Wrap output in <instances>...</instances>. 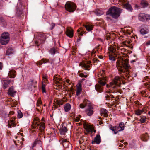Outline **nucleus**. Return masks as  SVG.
Masks as SVG:
<instances>
[{
	"label": "nucleus",
	"instance_id": "5",
	"mask_svg": "<svg viewBox=\"0 0 150 150\" xmlns=\"http://www.w3.org/2000/svg\"><path fill=\"white\" fill-rule=\"evenodd\" d=\"M124 125L123 123H121L118 126H112L110 125V129L114 132V134H116L118 132L123 130L124 129Z\"/></svg>",
	"mask_w": 150,
	"mask_h": 150
},
{
	"label": "nucleus",
	"instance_id": "52",
	"mask_svg": "<svg viewBox=\"0 0 150 150\" xmlns=\"http://www.w3.org/2000/svg\"><path fill=\"white\" fill-rule=\"evenodd\" d=\"M80 120V119L78 117H76L75 119V121L76 122H79Z\"/></svg>",
	"mask_w": 150,
	"mask_h": 150
},
{
	"label": "nucleus",
	"instance_id": "7",
	"mask_svg": "<svg viewBox=\"0 0 150 150\" xmlns=\"http://www.w3.org/2000/svg\"><path fill=\"white\" fill-rule=\"evenodd\" d=\"M138 18L140 21L145 23L150 20V15L144 13H140L138 15Z\"/></svg>",
	"mask_w": 150,
	"mask_h": 150
},
{
	"label": "nucleus",
	"instance_id": "33",
	"mask_svg": "<svg viewBox=\"0 0 150 150\" xmlns=\"http://www.w3.org/2000/svg\"><path fill=\"white\" fill-rule=\"evenodd\" d=\"M55 83L56 86L59 87V88H61L62 87V82L59 81L57 79V80L56 81Z\"/></svg>",
	"mask_w": 150,
	"mask_h": 150
},
{
	"label": "nucleus",
	"instance_id": "26",
	"mask_svg": "<svg viewBox=\"0 0 150 150\" xmlns=\"http://www.w3.org/2000/svg\"><path fill=\"white\" fill-rule=\"evenodd\" d=\"M149 137L147 133L143 134L142 136V139L144 142L147 141Z\"/></svg>",
	"mask_w": 150,
	"mask_h": 150
},
{
	"label": "nucleus",
	"instance_id": "22",
	"mask_svg": "<svg viewBox=\"0 0 150 150\" xmlns=\"http://www.w3.org/2000/svg\"><path fill=\"white\" fill-rule=\"evenodd\" d=\"M148 32V30L146 27L142 28L140 30L141 33L143 35L146 34Z\"/></svg>",
	"mask_w": 150,
	"mask_h": 150
},
{
	"label": "nucleus",
	"instance_id": "47",
	"mask_svg": "<svg viewBox=\"0 0 150 150\" xmlns=\"http://www.w3.org/2000/svg\"><path fill=\"white\" fill-rule=\"evenodd\" d=\"M41 36H42V37L41 39V40H42V41H44L46 39L45 36L44 35H41Z\"/></svg>",
	"mask_w": 150,
	"mask_h": 150
},
{
	"label": "nucleus",
	"instance_id": "49",
	"mask_svg": "<svg viewBox=\"0 0 150 150\" xmlns=\"http://www.w3.org/2000/svg\"><path fill=\"white\" fill-rule=\"evenodd\" d=\"M51 28H50V29L51 30H52L54 28V27L55 26V24L54 23H52L51 24Z\"/></svg>",
	"mask_w": 150,
	"mask_h": 150
},
{
	"label": "nucleus",
	"instance_id": "4",
	"mask_svg": "<svg viewBox=\"0 0 150 150\" xmlns=\"http://www.w3.org/2000/svg\"><path fill=\"white\" fill-rule=\"evenodd\" d=\"M122 9L113 6L109 9L106 13L110 14L113 18L117 19L120 16Z\"/></svg>",
	"mask_w": 150,
	"mask_h": 150
},
{
	"label": "nucleus",
	"instance_id": "51",
	"mask_svg": "<svg viewBox=\"0 0 150 150\" xmlns=\"http://www.w3.org/2000/svg\"><path fill=\"white\" fill-rule=\"evenodd\" d=\"M3 67L2 63L1 62H0V70L2 69Z\"/></svg>",
	"mask_w": 150,
	"mask_h": 150
},
{
	"label": "nucleus",
	"instance_id": "31",
	"mask_svg": "<svg viewBox=\"0 0 150 150\" xmlns=\"http://www.w3.org/2000/svg\"><path fill=\"white\" fill-rule=\"evenodd\" d=\"M95 14L97 16H100L103 14V11L100 10H96L94 12Z\"/></svg>",
	"mask_w": 150,
	"mask_h": 150
},
{
	"label": "nucleus",
	"instance_id": "2",
	"mask_svg": "<svg viewBox=\"0 0 150 150\" xmlns=\"http://www.w3.org/2000/svg\"><path fill=\"white\" fill-rule=\"evenodd\" d=\"M105 71L102 70L100 72V74H99V75L102 76L101 77H99V81H98L99 84H96L95 86V88L96 90L100 92H102L103 91V86L105 85L106 82L105 81L107 80L106 79V77H105ZM98 77H100L99 76Z\"/></svg>",
	"mask_w": 150,
	"mask_h": 150
},
{
	"label": "nucleus",
	"instance_id": "17",
	"mask_svg": "<svg viewBox=\"0 0 150 150\" xmlns=\"http://www.w3.org/2000/svg\"><path fill=\"white\" fill-rule=\"evenodd\" d=\"M16 72L14 70H11L8 73V76L10 78H14L16 76Z\"/></svg>",
	"mask_w": 150,
	"mask_h": 150
},
{
	"label": "nucleus",
	"instance_id": "18",
	"mask_svg": "<svg viewBox=\"0 0 150 150\" xmlns=\"http://www.w3.org/2000/svg\"><path fill=\"white\" fill-rule=\"evenodd\" d=\"M71 105L69 103H67L64 105V109L65 111L67 112H68L71 109Z\"/></svg>",
	"mask_w": 150,
	"mask_h": 150
},
{
	"label": "nucleus",
	"instance_id": "41",
	"mask_svg": "<svg viewBox=\"0 0 150 150\" xmlns=\"http://www.w3.org/2000/svg\"><path fill=\"white\" fill-rule=\"evenodd\" d=\"M57 103L59 106L60 105H63L64 102L63 100H58L57 101Z\"/></svg>",
	"mask_w": 150,
	"mask_h": 150
},
{
	"label": "nucleus",
	"instance_id": "58",
	"mask_svg": "<svg viewBox=\"0 0 150 150\" xmlns=\"http://www.w3.org/2000/svg\"><path fill=\"white\" fill-rule=\"evenodd\" d=\"M81 39V38H80L79 37V38L77 40V42H79L80 41V39Z\"/></svg>",
	"mask_w": 150,
	"mask_h": 150
},
{
	"label": "nucleus",
	"instance_id": "54",
	"mask_svg": "<svg viewBox=\"0 0 150 150\" xmlns=\"http://www.w3.org/2000/svg\"><path fill=\"white\" fill-rule=\"evenodd\" d=\"M94 130V129L93 127L91 129V130H90L89 131V132H91V133H92L93 132V131Z\"/></svg>",
	"mask_w": 150,
	"mask_h": 150
},
{
	"label": "nucleus",
	"instance_id": "56",
	"mask_svg": "<svg viewBox=\"0 0 150 150\" xmlns=\"http://www.w3.org/2000/svg\"><path fill=\"white\" fill-rule=\"evenodd\" d=\"M98 58L101 59L103 58V57L102 56H98Z\"/></svg>",
	"mask_w": 150,
	"mask_h": 150
},
{
	"label": "nucleus",
	"instance_id": "27",
	"mask_svg": "<svg viewBox=\"0 0 150 150\" xmlns=\"http://www.w3.org/2000/svg\"><path fill=\"white\" fill-rule=\"evenodd\" d=\"M77 32L79 35L82 36L83 34L85 33V32L84 31L82 28H80L77 30Z\"/></svg>",
	"mask_w": 150,
	"mask_h": 150
},
{
	"label": "nucleus",
	"instance_id": "6",
	"mask_svg": "<svg viewBox=\"0 0 150 150\" xmlns=\"http://www.w3.org/2000/svg\"><path fill=\"white\" fill-rule=\"evenodd\" d=\"M65 9L67 11L73 12L75 11L76 7V5L73 2H67L65 5Z\"/></svg>",
	"mask_w": 150,
	"mask_h": 150
},
{
	"label": "nucleus",
	"instance_id": "44",
	"mask_svg": "<svg viewBox=\"0 0 150 150\" xmlns=\"http://www.w3.org/2000/svg\"><path fill=\"white\" fill-rule=\"evenodd\" d=\"M40 141L38 139H36L35 142H34L33 144V147H35V146L36 144L37 143H39L40 142Z\"/></svg>",
	"mask_w": 150,
	"mask_h": 150
},
{
	"label": "nucleus",
	"instance_id": "48",
	"mask_svg": "<svg viewBox=\"0 0 150 150\" xmlns=\"http://www.w3.org/2000/svg\"><path fill=\"white\" fill-rule=\"evenodd\" d=\"M79 107L81 108H84L85 107V105H84L83 104V103L80 104Z\"/></svg>",
	"mask_w": 150,
	"mask_h": 150
},
{
	"label": "nucleus",
	"instance_id": "15",
	"mask_svg": "<svg viewBox=\"0 0 150 150\" xmlns=\"http://www.w3.org/2000/svg\"><path fill=\"white\" fill-rule=\"evenodd\" d=\"M78 84L79 85L77 88L76 94L77 96L79 95L82 91L81 83L79 82L78 83Z\"/></svg>",
	"mask_w": 150,
	"mask_h": 150
},
{
	"label": "nucleus",
	"instance_id": "32",
	"mask_svg": "<svg viewBox=\"0 0 150 150\" xmlns=\"http://www.w3.org/2000/svg\"><path fill=\"white\" fill-rule=\"evenodd\" d=\"M48 61V60H47V59H42V60L41 61L38 62V65H42L43 63H46Z\"/></svg>",
	"mask_w": 150,
	"mask_h": 150
},
{
	"label": "nucleus",
	"instance_id": "40",
	"mask_svg": "<svg viewBox=\"0 0 150 150\" xmlns=\"http://www.w3.org/2000/svg\"><path fill=\"white\" fill-rule=\"evenodd\" d=\"M109 59L110 60L112 61L113 62L115 60V57L112 55H109Z\"/></svg>",
	"mask_w": 150,
	"mask_h": 150
},
{
	"label": "nucleus",
	"instance_id": "57",
	"mask_svg": "<svg viewBox=\"0 0 150 150\" xmlns=\"http://www.w3.org/2000/svg\"><path fill=\"white\" fill-rule=\"evenodd\" d=\"M110 96V98H114V96L112 95H111Z\"/></svg>",
	"mask_w": 150,
	"mask_h": 150
},
{
	"label": "nucleus",
	"instance_id": "14",
	"mask_svg": "<svg viewBox=\"0 0 150 150\" xmlns=\"http://www.w3.org/2000/svg\"><path fill=\"white\" fill-rule=\"evenodd\" d=\"M9 35V34L8 32H4L1 34V38H5L10 40Z\"/></svg>",
	"mask_w": 150,
	"mask_h": 150
},
{
	"label": "nucleus",
	"instance_id": "21",
	"mask_svg": "<svg viewBox=\"0 0 150 150\" xmlns=\"http://www.w3.org/2000/svg\"><path fill=\"white\" fill-rule=\"evenodd\" d=\"M101 112L103 114V116L105 117H107L108 112L106 109H102L101 110Z\"/></svg>",
	"mask_w": 150,
	"mask_h": 150
},
{
	"label": "nucleus",
	"instance_id": "37",
	"mask_svg": "<svg viewBox=\"0 0 150 150\" xmlns=\"http://www.w3.org/2000/svg\"><path fill=\"white\" fill-rule=\"evenodd\" d=\"M143 112V110H138L136 111V114L138 115H139L141 114Z\"/></svg>",
	"mask_w": 150,
	"mask_h": 150
},
{
	"label": "nucleus",
	"instance_id": "23",
	"mask_svg": "<svg viewBox=\"0 0 150 150\" xmlns=\"http://www.w3.org/2000/svg\"><path fill=\"white\" fill-rule=\"evenodd\" d=\"M124 7L127 10L131 12L132 11V9L131 6L128 3H127L125 4L124 5Z\"/></svg>",
	"mask_w": 150,
	"mask_h": 150
},
{
	"label": "nucleus",
	"instance_id": "1",
	"mask_svg": "<svg viewBox=\"0 0 150 150\" xmlns=\"http://www.w3.org/2000/svg\"><path fill=\"white\" fill-rule=\"evenodd\" d=\"M128 61V59H122L116 62L120 67L118 70L120 72V76L125 79L129 78L131 76L129 69H131V67Z\"/></svg>",
	"mask_w": 150,
	"mask_h": 150
},
{
	"label": "nucleus",
	"instance_id": "34",
	"mask_svg": "<svg viewBox=\"0 0 150 150\" xmlns=\"http://www.w3.org/2000/svg\"><path fill=\"white\" fill-rule=\"evenodd\" d=\"M83 104L84 105H85V107L88 106V107L89 105L90 104H91L90 103V101L86 99L84 101Z\"/></svg>",
	"mask_w": 150,
	"mask_h": 150
},
{
	"label": "nucleus",
	"instance_id": "39",
	"mask_svg": "<svg viewBox=\"0 0 150 150\" xmlns=\"http://www.w3.org/2000/svg\"><path fill=\"white\" fill-rule=\"evenodd\" d=\"M23 116V114L22 112H21V111L18 112V115H17V117L19 118H21Z\"/></svg>",
	"mask_w": 150,
	"mask_h": 150
},
{
	"label": "nucleus",
	"instance_id": "16",
	"mask_svg": "<svg viewBox=\"0 0 150 150\" xmlns=\"http://www.w3.org/2000/svg\"><path fill=\"white\" fill-rule=\"evenodd\" d=\"M66 35L68 36L70 38H72L73 36V33L72 30L68 29L66 32Z\"/></svg>",
	"mask_w": 150,
	"mask_h": 150
},
{
	"label": "nucleus",
	"instance_id": "53",
	"mask_svg": "<svg viewBox=\"0 0 150 150\" xmlns=\"http://www.w3.org/2000/svg\"><path fill=\"white\" fill-rule=\"evenodd\" d=\"M146 45L147 46L150 45V40L148 41L146 43Z\"/></svg>",
	"mask_w": 150,
	"mask_h": 150
},
{
	"label": "nucleus",
	"instance_id": "3",
	"mask_svg": "<svg viewBox=\"0 0 150 150\" xmlns=\"http://www.w3.org/2000/svg\"><path fill=\"white\" fill-rule=\"evenodd\" d=\"M121 80H122V79L120 78L119 76H117L115 77L113 81L110 83V85L108 84L106 85V87L107 88H110V89H109V90L108 91V93L113 92L112 90H111L112 88H113L114 89H116L120 87V85L121 84Z\"/></svg>",
	"mask_w": 150,
	"mask_h": 150
},
{
	"label": "nucleus",
	"instance_id": "13",
	"mask_svg": "<svg viewBox=\"0 0 150 150\" xmlns=\"http://www.w3.org/2000/svg\"><path fill=\"white\" fill-rule=\"evenodd\" d=\"M140 5L142 8H145L148 7L149 4L147 1L146 0H142L140 3Z\"/></svg>",
	"mask_w": 150,
	"mask_h": 150
},
{
	"label": "nucleus",
	"instance_id": "20",
	"mask_svg": "<svg viewBox=\"0 0 150 150\" xmlns=\"http://www.w3.org/2000/svg\"><path fill=\"white\" fill-rule=\"evenodd\" d=\"M10 40L5 38L0 39V42L2 45H6L8 43Z\"/></svg>",
	"mask_w": 150,
	"mask_h": 150
},
{
	"label": "nucleus",
	"instance_id": "30",
	"mask_svg": "<svg viewBox=\"0 0 150 150\" xmlns=\"http://www.w3.org/2000/svg\"><path fill=\"white\" fill-rule=\"evenodd\" d=\"M67 131L66 128L65 127H62V128L60 129V134L62 135H64Z\"/></svg>",
	"mask_w": 150,
	"mask_h": 150
},
{
	"label": "nucleus",
	"instance_id": "59",
	"mask_svg": "<svg viewBox=\"0 0 150 150\" xmlns=\"http://www.w3.org/2000/svg\"><path fill=\"white\" fill-rule=\"evenodd\" d=\"M66 82H67V83H69V79H67L66 80Z\"/></svg>",
	"mask_w": 150,
	"mask_h": 150
},
{
	"label": "nucleus",
	"instance_id": "50",
	"mask_svg": "<svg viewBox=\"0 0 150 150\" xmlns=\"http://www.w3.org/2000/svg\"><path fill=\"white\" fill-rule=\"evenodd\" d=\"M107 100H109L110 98V95H108L106 96Z\"/></svg>",
	"mask_w": 150,
	"mask_h": 150
},
{
	"label": "nucleus",
	"instance_id": "46",
	"mask_svg": "<svg viewBox=\"0 0 150 150\" xmlns=\"http://www.w3.org/2000/svg\"><path fill=\"white\" fill-rule=\"evenodd\" d=\"M10 150H16V147L14 145L12 146L10 148Z\"/></svg>",
	"mask_w": 150,
	"mask_h": 150
},
{
	"label": "nucleus",
	"instance_id": "24",
	"mask_svg": "<svg viewBox=\"0 0 150 150\" xmlns=\"http://www.w3.org/2000/svg\"><path fill=\"white\" fill-rule=\"evenodd\" d=\"M8 126L9 127L11 128L12 127H13L15 126V123L13 119L10 121H8Z\"/></svg>",
	"mask_w": 150,
	"mask_h": 150
},
{
	"label": "nucleus",
	"instance_id": "62",
	"mask_svg": "<svg viewBox=\"0 0 150 150\" xmlns=\"http://www.w3.org/2000/svg\"><path fill=\"white\" fill-rule=\"evenodd\" d=\"M95 52H94V51H93L92 52V55L93 54H94Z\"/></svg>",
	"mask_w": 150,
	"mask_h": 150
},
{
	"label": "nucleus",
	"instance_id": "38",
	"mask_svg": "<svg viewBox=\"0 0 150 150\" xmlns=\"http://www.w3.org/2000/svg\"><path fill=\"white\" fill-rule=\"evenodd\" d=\"M45 87V85L44 84H43V82H42V92L43 93L46 92Z\"/></svg>",
	"mask_w": 150,
	"mask_h": 150
},
{
	"label": "nucleus",
	"instance_id": "29",
	"mask_svg": "<svg viewBox=\"0 0 150 150\" xmlns=\"http://www.w3.org/2000/svg\"><path fill=\"white\" fill-rule=\"evenodd\" d=\"M49 52L51 54L54 55L55 53L57 52V50L53 47L50 49Z\"/></svg>",
	"mask_w": 150,
	"mask_h": 150
},
{
	"label": "nucleus",
	"instance_id": "10",
	"mask_svg": "<svg viewBox=\"0 0 150 150\" xmlns=\"http://www.w3.org/2000/svg\"><path fill=\"white\" fill-rule=\"evenodd\" d=\"M101 142L100 136V135L98 134L95 137L94 140L92 141V144L96 143L97 144H100Z\"/></svg>",
	"mask_w": 150,
	"mask_h": 150
},
{
	"label": "nucleus",
	"instance_id": "55",
	"mask_svg": "<svg viewBox=\"0 0 150 150\" xmlns=\"http://www.w3.org/2000/svg\"><path fill=\"white\" fill-rule=\"evenodd\" d=\"M110 36L109 35H107V37H106V39L107 40H108L109 39H110Z\"/></svg>",
	"mask_w": 150,
	"mask_h": 150
},
{
	"label": "nucleus",
	"instance_id": "63",
	"mask_svg": "<svg viewBox=\"0 0 150 150\" xmlns=\"http://www.w3.org/2000/svg\"><path fill=\"white\" fill-rule=\"evenodd\" d=\"M135 62V61L134 60H132L131 62V63H133V62Z\"/></svg>",
	"mask_w": 150,
	"mask_h": 150
},
{
	"label": "nucleus",
	"instance_id": "35",
	"mask_svg": "<svg viewBox=\"0 0 150 150\" xmlns=\"http://www.w3.org/2000/svg\"><path fill=\"white\" fill-rule=\"evenodd\" d=\"M36 83V81H34L33 80H31L29 82V83L31 85V88H33L35 87V85Z\"/></svg>",
	"mask_w": 150,
	"mask_h": 150
},
{
	"label": "nucleus",
	"instance_id": "28",
	"mask_svg": "<svg viewBox=\"0 0 150 150\" xmlns=\"http://www.w3.org/2000/svg\"><path fill=\"white\" fill-rule=\"evenodd\" d=\"M13 48L11 47L8 49L6 51V55H10L12 54L13 52Z\"/></svg>",
	"mask_w": 150,
	"mask_h": 150
},
{
	"label": "nucleus",
	"instance_id": "36",
	"mask_svg": "<svg viewBox=\"0 0 150 150\" xmlns=\"http://www.w3.org/2000/svg\"><path fill=\"white\" fill-rule=\"evenodd\" d=\"M93 127L90 125H88L86 126V130L88 133L89 132V131L91 130V129Z\"/></svg>",
	"mask_w": 150,
	"mask_h": 150
},
{
	"label": "nucleus",
	"instance_id": "25",
	"mask_svg": "<svg viewBox=\"0 0 150 150\" xmlns=\"http://www.w3.org/2000/svg\"><path fill=\"white\" fill-rule=\"evenodd\" d=\"M83 26L85 27L87 30L89 31L92 30L93 26V25H90L89 24L88 25H83Z\"/></svg>",
	"mask_w": 150,
	"mask_h": 150
},
{
	"label": "nucleus",
	"instance_id": "64",
	"mask_svg": "<svg viewBox=\"0 0 150 150\" xmlns=\"http://www.w3.org/2000/svg\"><path fill=\"white\" fill-rule=\"evenodd\" d=\"M122 146H123V145H122V144H120V145L119 146L120 147H122Z\"/></svg>",
	"mask_w": 150,
	"mask_h": 150
},
{
	"label": "nucleus",
	"instance_id": "60",
	"mask_svg": "<svg viewBox=\"0 0 150 150\" xmlns=\"http://www.w3.org/2000/svg\"><path fill=\"white\" fill-rule=\"evenodd\" d=\"M124 144H125V145H127V144H128L127 143V142H125L124 143Z\"/></svg>",
	"mask_w": 150,
	"mask_h": 150
},
{
	"label": "nucleus",
	"instance_id": "11",
	"mask_svg": "<svg viewBox=\"0 0 150 150\" xmlns=\"http://www.w3.org/2000/svg\"><path fill=\"white\" fill-rule=\"evenodd\" d=\"M16 93V92L14 90L13 86L9 88L8 91V95L12 97H14Z\"/></svg>",
	"mask_w": 150,
	"mask_h": 150
},
{
	"label": "nucleus",
	"instance_id": "19",
	"mask_svg": "<svg viewBox=\"0 0 150 150\" xmlns=\"http://www.w3.org/2000/svg\"><path fill=\"white\" fill-rule=\"evenodd\" d=\"M11 82V80H8L4 81L3 88L4 89H6L7 87H8V85Z\"/></svg>",
	"mask_w": 150,
	"mask_h": 150
},
{
	"label": "nucleus",
	"instance_id": "9",
	"mask_svg": "<svg viewBox=\"0 0 150 150\" xmlns=\"http://www.w3.org/2000/svg\"><path fill=\"white\" fill-rule=\"evenodd\" d=\"M86 115L89 116H92L94 113L93 108L91 104L89 105L87 108L85 110Z\"/></svg>",
	"mask_w": 150,
	"mask_h": 150
},
{
	"label": "nucleus",
	"instance_id": "12",
	"mask_svg": "<svg viewBox=\"0 0 150 150\" xmlns=\"http://www.w3.org/2000/svg\"><path fill=\"white\" fill-rule=\"evenodd\" d=\"M79 66H81L82 68L85 70H90V64H89L88 63L86 64L81 63H80Z\"/></svg>",
	"mask_w": 150,
	"mask_h": 150
},
{
	"label": "nucleus",
	"instance_id": "45",
	"mask_svg": "<svg viewBox=\"0 0 150 150\" xmlns=\"http://www.w3.org/2000/svg\"><path fill=\"white\" fill-rule=\"evenodd\" d=\"M47 76L46 74L43 75L42 76V78L44 79L46 81H47Z\"/></svg>",
	"mask_w": 150,
	"mask_h": 150
},
{
	"label": "nucleus",
	"instance_id": "43",
	"mask_svg": "<svg viewBox=\"0 0 150 150\" xmlns=\"http://www.w3.org/2000/svg\"><path fill=\"white\" fill-rule=\"evenodd\" d=\"M79 76L81 77L85 78H86L88 76L87 75H85L84 73H79Z\"/></svg>",
	"mask_w": 150,
	"mask_h": 150
},
{
	"label": "nucleus",
	"instance_id": "8",
	"mask_svg": "<svg viewBox=\"0 0 150 150\" xmlns=\"http://www.w3.org/2000/svg\"><path fill=\"white\" fill-rule=\"evenodd\" d=\"M33 125V129L37 128L41 132L45 128V123L42 122L35 121L34 122Z\"/></svg>",
	"mask_w": 150,
	"mask_h": 150
},
{
	"label": "nucleus",
	"instance_id": "61",
	"mask_svg": "<svg viewBox=\"0 0 150 150\" xmlns=\"http://www.w3.org/2000/svg\"><path fill=\"white\" fill-rule=\"evenodd\" d=\"M103 123L102 121H100L99 122V125H101Z\"/></svg>",
	"mask_w": 150,
	"mask_h": 150
},
{
	"label": "nucleus",
	"instance_id": "42",
	"mask_svg": "<svg viewBox=\"0 0 150 150\" xmlns=\"http://www.w3.org/2000/svg\"><path fill=\"white\" fill-rule=\"evenodd\" d=\"M146 118L145 117H144L142 118H141L140 120V121L142 123H144L146 121Z\"/></svg>",
	"mask_w": 150,
	"mask_h": 150
}]
</instances>
